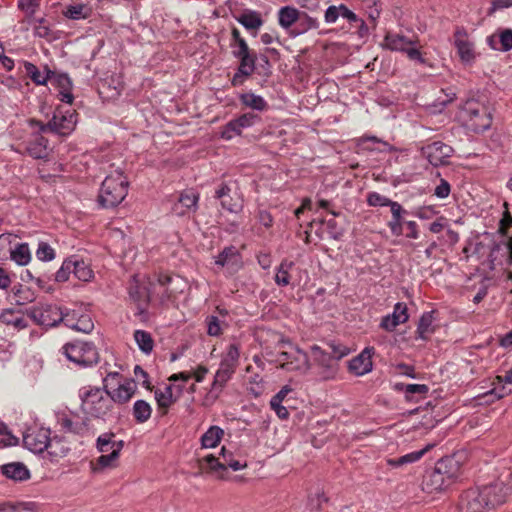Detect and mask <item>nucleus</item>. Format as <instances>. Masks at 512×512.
<instances>
[{
  "label": "nucleus",
  "instance_id": "nucleus-1",
  "mask_svg": "<svg viewBox=\"0 0 512 512\" xmlns=\"http://www.w3.org/2000/svg\"><path fill=\"white\" fill-rule=\"evenodd\" d=\"M457 118L463 126L474 133L486 131L492 124L488 107L476 99L467 100L460 107Z\"/></svg>",
  "mask_w": 512,
  "mask_h": 512
},
{
  "label": "nucleus",
  "instance_id": "nucleus-2",
  "mask_svg": "<svg viewBox=\"0 0 512 512\" xmlns=\"http://www.w3.org/2000/svg\"><path fill=\"white\" fill-rule=\"evenodd\" d=\"M329 347L331 352L323 350L318 345L311 346V368L313 366L316 368L321 380L333 379L338 372V361L348 354L346 348L337 347L334 344H330Z\"/></svg>",
  "mask_w": 512,
  "mask_h": 512
},
{
  "label": "nucleus",
  "instance_id": "nucleus-3",
  "mask_svg": "<svg viewBox=\"0 0 512 512\" xmlns=\"http://www.w3.org/2000/svg\"><path fill=\"white\" fill-rule=\"evenodd\" d=\"M127 193L128 181L121 171L116 170L102 182L98 202L104 208H113L125 199Z\"/></svg>",
  "mask_w": 512,
  "mask_h": 512
},
{
  "label": "nucleus",
  "instance_id": "nucleus-4",
  "mask_svg": "<svg viewBox=\"0 0 512 512\" xmlns=\"http://www.w3.org/2000/svg\"><path fill=\"white\" fill-rule=\"evenodd\" d=\"M279 345L287 346L286 350L280 351L276 362L280 368L287 371H297L306 374L311 369V364L307 353L299 347L285 341L279 342Z\"/></svg>",
  "mask_w": 512,
  "mask_h": 512
},
{
  "label": "nucleus",
  "instance_id": "nucleus-5",
  "mask_svg": "<svg viewBox=\"0 0 512 512\" xmlns=\"http://www.w3.org/2000/svg\"><path fill=\"white\" fill-rule=\"evenodd\" d=\"M81 408L83 412L92 417L105 416L112 408L108 394L100 388H89L81 394Z\"/></svg>",
  "mask_w": 512,
  "mask_h": 512
},
{
  "label": "nucleus",
  "instance_id": "nucleus-6",
  "mask_svg": "<svg viewBox=\"0 0 512 512\" xmlns=\"http://www.w3.org/2000/svg\"><path fill=\"white\" fill-rule=\"evenodd\" d=\"M119 373L111 372L104 379V389L113 402L123 404L129 401L136 391V383L132 380H127L124 383H119Z\"/></svg>",
  "mask_w": 512,
  "mask_h": 512
},
{
  "label": "nucleus",
  "instance_id": "nucleus-7",
  "mask_svg": "<svg viewBox=\"0 0 512 512\" xmlns=\"http://www.w3.org/2000/svg\"><path fill=\"white\" fill-rule=\"evenodd\" d=\"M67 359L80 366H90L98 362L99 355L92 343L73 341L63 347Z\"/></svg>",
  "mask_w": 512,
  "mask_h": 512
},
{
  "label": "nucleus",
  "instance_id": "nucleus-8",
  "mask_svg": "<svg viewBox=\"0 0 512 512\" xmlns=\"http://www.w3.org/2000/svg\"><path fill=\"white\" fill-rule=\"evenodd\" d=\"M26 314L37 325L54 327L63 322L65 312L52 304H37L26 309Z\"/></svg>",
  "mask_w": 512,
  "mask_h": 512
},
{
  "label": "nucleus",
  "instance_id": "nucleus-9",
  "mask_svg": "<svg viewBox=\"0 0 512 512\" xmlns=\"http://www.w3.org/2000/svg\"><path fill=\"white\" fill-rule=\"evenodd\" d=\"M417 40L401 34L388 33L384 38V46L392 51H400L407 54L411 61L424 63V58L417 46Z\"/></svg>",
  "mask_w": 512,
  "mask_h": 512
},
{
  "label": "nucleus",
  "instance_id": "nucleus-10",
  "mask_svg": "<svg viewBox=\"0 0 512 512\" xmlns=\"http://www.w3.org/2000/svg\"><path fill=\"white\" fill-rule=\"evenodd\" d=\"M29 123L32 127H38L42 132L51 131L60 135H68L75 128L76 116L73 113L68 115L55 114L47 124L34 119L30 120Z\"/></svg>",
  "mask_w": 512,
  "mask_h": 512
},
{
  "label": "nucleus",
  "instance_id": "nucleus-11",
  "mask_svg": "<svg viewBox=\"0 0 512 512\" xmlns=\"http://www.w3.org/2000/svg\"><path fill=\"white\" fill-rule=\"evenodd\" d=\"M50 430L42 427H30L23 434L24 446L34 453H42L49 444Z\"/></svg>",
  "mask_w": 512,
  "mask_h": 512
},
{
  "label": "nucleus",
  "instance_id": "nucleus-12",
  "mask_svg": "<svg viewBox=\"0 0 512 512\" xmlns=\"http://www.w3.org/2000/svg\"><path fill=\"white\" fill-rule=\"evenodd\" d=\"M454 46L460 60L465 64H472L476 57L475 43L470 39L464 29H457L454 33Z\"/></svg>",
  "mask_w": 512,
  "mask_h": 512
},
{
  "label": "nucleus",
  "instance_id": "nucleus-13",
  "mask_svg": "<svg viewBox=\"0 0 512 512\" xmlns=\"http://www.w3.org/2000/svg\"><path fill=\"white\" fill-rule=\"evenodd\" d=\"M486 508L489 507L481 488L465 491L459 501L460 512H483Z\"/></svg>",
  "mask_w": 512,
  "mask_h": 512
},
{
  "label": "nucleus",
  "instance_id": "nucleus-14",
  "mask_svg": "<svg viewBox=\"0 0 512 512\" xmlns=\"http://www.w3.org/2000/svg\"><path fill=\"white\" fill-rule=\"evenodd\" d=\"M422 153L433 166L437 167L448 163L453 148L443 142L436 141L423 147Z\"/></svg>",
  "mask_w": 512,
  "mask_h": 512
},
{
  "label": "nucleus",
  "instance_id": "nucleus-15",
  "mask_svg": "<svg viewBox=\"0 0 512 512\" xmlns=\"http://www.w3.org/2000/svg\"><path fill=\"white\" fill-rule=\"evenodd\" d=\"M484 497L487 499L488 507H494L505 502L506 497L510 493V488L503 482H495L491 485L481 488Z\"/></svg>",
  "mask_w": 512,
  "mask_h": 512
},
{
  "label": "nucleus",
  "instance_id": "nucleus-16",
  "mask_svg": "<svg viewBox=\"0 0 512 512\" xmlns=\"http://www.w3.org/2000/svg\"><path fill=\"white\" fill-rule=\"evenodd\" d=\"M259 117L254 113H245L237 119L226 124L222 131V137L231 139L234 134H240L242 129L252 126Z\"/></svg>",
  "mask_w": 512,
  "mask_h": 512
},
{
  "label": "nucleus",
  "instance_id": "nucleus-17",
  "mask_svg": "<svg viewBox=\"0 0 512 512\" xmlns=\"http://www.w3.org/2000/svg\"><path fill=\"white\" fill-rule=\"evenodd\" d=\"M215 263L222 267H226L230 274L237 272L242 266L241 255L238 250L233 247H226L217 256Z\"/></svg>",
  "mask_w": 512,
  "mask_h": 512
},
{
  "label": "nucleus",
  "instance_id": "nucleus-18",
  "mask_svg": "<svg viewBox=\"0 0 512 512\" xmlns=\"http://www.w3.org/2000/svg\"><path fill=\"white\" fill-rule=\"evenodd\" d=\"M408 318L406 304L398 302L394 306L393 313L382 318L380 327L386 331H393L399 324L405 323Z\"/></svg>",
  "mask_w": 512,
  "mask_h": 512
},
{
  "label": "nucleus",
  "instance_id": "nucleus-19",
  "mask_svg": "<svg viewBox=\"0 0 512 512\" xmlns=\"http://www.w3.org/2000/svg\"><path fill=\"white\" fill-rule=\"evenodd\" d=\"M123 448V441L117 442V446L110 453H102V455L91 463V468L94 473H99L106 468H114L117 466V460Z\"/></svg>",
  "mask_w": 512,
  "mask_h": 512
},
{
  "label": "nucleus",
  "instance_id": "nucleus-20",
  "mask_svg": "<svg viewBox=\"0 0 512 512\" xmlns=\"http://www.w3.org/2000/svg\"><path fill=\"white\" fill-rule=\"evenodd\" d=\"M200 473H216L219 479H225V463H222L220 457L212 454L206 455L197 460Z\"/></svg>",
  "mask_w": 512,
  "mask_h": 512
},
{
  "label": "nucleus",
  "instance_id": "nucleus-21",
  "mask_svg": "<svg viewBox=\"0 0 512 512\" xmlns=\"http://www.w3.org/2000/svg\"><path fill=\"white\" fill-rule=\"evenodd\" d=\"M151 293V290L147 286L141 285L136 277L133 278V281L129 286V296L135 303H137L141 312L150 301Z\"/></svg>",
  "mask_w": 512,
  "mask_h": 512
},
{
  "label": "nucleus",
  "instance_id": "nucleus-22",
  "mask_svg": "<svg viewBox=\"0 0 512 512\" xmlns=\"http://www.w3.org/2000/svg\"><path fill=\"white\" fill-rule=\"evenodd\" d=\"M372 367L371 350L368 348L349 361V370L357 376L369 373Z\"/></svg>",
  "mask_w": 512,
  "mask_h": 512
},
{
  "label": "nucleus",
  "instance_id": "nucleus-23",
  "mask_svg": "<svg viewBox=\"0 0 512 512\" xmlns=\"http://www.w3.org/2000/svg\"><path fill=\"white\" fill-rule=\"evenodd\" d=\"M435 469L441 474L447 487L458 477L459 466L457 461L452 458H442L436 465Z\"/></svg>",
  "mask_w": 512,
  "mask_h": 512
},
{
  "label": "nucleus",
  "instance_id": "nucleus-24",
  "mask_svg": "<svg viewBox=\"0 0 512 512\" xmlns=\"http://www.w3.org/2000/svg\"><path fill=\"white\" fill-rule=\"evenodd\" d=\"M230 188L223 184L215 193V197L221 200L222 208L232 213H238L242 209V201L239 196L229 194Z\"/></svg>",
  "mask_w": 512,
  "mask_h": 512
},
{
  "label": "nucleus",
  "instance_id": "nucleus-25",
  "mask_svg": "<svg viewBox=\"0 0 512 512\" xmlns=\"http://www.w3.org/2000/svg\"><path fill=\"white\" fill-rule=\"evenodd\" d=\"M76 312H65L63 322L65 325L71 329L83 332V333H89L92 331L94 324L90 318L89 315H81L77 321L76 319Z\"/></svg>",
  "mask_w": 512,
  "mask_h": 512
},
{
  "label": "nucleus",
  "instance_id": "nucleus-26",
  "mask_svg": "<svg viewBox=\"0 0 512 512\" xmlns=\"http://www.w3.org/2000/svg\"><path fill=\"white\" fill-rule=\"evenodd\" d=\"M487 43L493 50L509 51L512 49V30L504 29L487 37Z\"/></svg>",
  "mask_w": 512,
  "mask_h": 512
},
{
  "label": "nucleus",
  "instance_id": "nucleus-27",
  "mask_svg": "<svg viewBox=\"0 0 512 512\" xmlns=\"http://www.w3.org/2000/svg\"><path fill=\"white\" fill-rule=\"evenodd\" d=\"M199 200L198 193L193 190H185L181 193L178 203L174 205V211L178 215H184L187 211L197 209V204Z\"/></svg>",
  "mask_w": 512,
  "mask_h": 512
},
{
  "label": "nucleus",
  "instance_id": "nucleus-28",
  "mask_svg": "<svg viewBox=\"0 0 512 512\" xmlns=\"http://www.w3.org/2000/svg\"><path fill=\"white\" fill-rule=\"evenodd\" d=\"M26 151L35 159H45L48 157V140L40 134H36L28 142Z\"/></svg>",
  "mask_w": 512,
  "mask_h": 512
},
{
  "label": "nucleus",
  "instance_id": "nucleus-29",
  "mask_svg": "<svg viewBox=\"0 0 512 512\" xmlns=\"http://www.w3.org/2000/svg\"><path fill=\"white\" fill-rule=\"evenodd\" d=\"M34 298V292L22 284L14 285L8 294V299L16 305H25L32 302Z\"/></svg>",
  "mask_w": 512,
  "mask_h": 512
},
{
  "label": "nucleus",
  "instance_id": "nucleus-30",
  "mask_svg": "<svg viewBox=\"0 0 512 512\" xmlns=\"http://www.w3.org/2000/svg\"><path fill=\"white\" fill-rule=\"evenodd\" d=\"M445 484L441 474L435 469V467L428 471L422 481V489L427 493H433L445 489Z\"/></svg>",
  "mask_w": 512,
  "mask_h": 512
},
{
  "label": "nucleus",
  "instance_id": "nucleus-31",
  "mask_svg": "<svg viewBox=\"0 0 512 512\" xmlns=\"http://www.w3.org/2000/svg\"><path fill=\"white\" fill-rule=\"evenodd\" d=\"M46 451L51 461H58L66 456L69 451V446L61 437L54 436L52 438L50 437Z\"/></svg>",
  "mask_w": 512,
  "mask_h": 512
},
{
  "label": "nucleus",
  "instance_id": "nucleus-32",
  "mask_svg": "<svg viewBox=\"0 0 512 512\" xmlns=\"http://www.w3.org/2000/svg\"><path fill=\"white\" fill-rule=\"evenodd\" d=\"M2 473L13 480L22 481L30 477L27 467L20 462L8 463L2 466Z\"/></svg>",
  "mask_w": 512,
  "mask_h": 512
},
{
  "label": "nucleus",
  "instance_id": "nucleus-33",
  "mask_svg": "<svg viewBox=\"0 0 512 512\" xmlns=\"http://www.w3.org/2000/svg\"><path fill=\"white\" fill-rule=\"evenodd\" d=\"M433 445L428 444L426 447H424L421 450L414 451L411 453H408L406 455H403L397 459H388L387 464L391 467H400L407 464H411L414 462L419 461L431 448Z\"/></svg>",
  "mask_w": 512,
  "mask_h": 512
},
{
  "label": "nucleus",
  "instance_id": "nucleus-34",
  "mask_svg": "<svg viewBox=\"0 0 512 512\" xmlns=\"http://www.w3.org/2000/svg\"><path fill=\"white\" fill-rule=\"evenodd\" d=\"M224 436V430L219 426H210L202 435L200 441L202 448H215Z\"/></svg>",
  "mask_w": 512,
  "mask_h": 512
},
{
  "label": "nucleus",
  "instance_id": "nucleus-35",
  "mask_svg": "<svg viewBox=\"0 0 512 512\" xmlns=\"http://www.w3.org/2000/svg\"><path fill=\"white\" fill-rule=\"evenodd\" d=\"M64 16L72 20L87 19L92 14V9L86 4L75 3L68 5L63 12Z\"/></svg>",
  "mask_w": 512,
  "mask_h": 512
},
{
  "label": "nucleus",
  "instance_id": "nucleus-36",
  "mask_svg": "<svg viewBox=\"0 0 512 512\" xmlns=\"http://www.w3.org/2000/svg\"><path fill=\"white\" fill-rule=\"evenodd\" d=\"M155 399L160 408L167 409L178 399V395L174 392L173 385H167L163 390L155 391Z\"/></svg>",
  "mask_w": 512,
  "mask_h": 512
},
{
  "label": "nucleus",
  "instance_id": "nucleus-37",
  "mask_svg": "<svg viewBox=\"0 0 512 512\" xmlns=\"http://www.w3.org/2000/svg\"><path fill=\"white\" fill-rule=\"evenodd\" d=\"M24 73L27 75L36 85H45L47 81L54 76V73L47 71L46 74L40 72V70L30 62H24Z\"/></svg>",
  "mask_w": 512,
  "mask_h": 512
},
{
  "label": "nucleus",
  "instance_id": "nucleus-38",
  "mask_svg": "<svg viewBox=\"0 0 512 512\" xmlns=\"http://www.w3.org/2000/svg\"><path fill=\"white\" fill-rule=\"evenodd\" d=\"M0 319L4 324L11 326L18 331L23 330L28 326L27 320L22 315L11 310L3 312Z\"/></svg>",
  "mask_w": 512,
  "mask_h": 512
},
{
  "label": "nucleus",
  "instance_id": "nucleus-39",
  "mask_svg": "<svg viewBox=\"0 0 512 512\" xmlns=\"http://www.w3.org/2000/svg\"><path fill=\"white\" fill-rule=\"evenodd\" d=\"M504 257H506L505 242L494 243L487 258L489 269L494 270L498 265H501Z\"/></svg>",
  "mask_w": 512,
  "mask_h": 512
},
{
  "label": "nucleus",
  "instance_id": "nucleus-40",
  "mask_svg": "<svg viewBox=\"0 0 512 512\" xmlns=\"http://www.w3.org/2000/svg\"><path fill=\"white\" fill-rule=\"evenodd\" d=\"M299 18V11L291 6L282 7L278 12V21L280 26L287 29L291 27Z\"/></svg>",
  "mask_w": 512,
  "mask_h": 512
},
{
  "label": "nucleus",
  "instance_id": "nucleus-41",
  "mask_svg": "<svg viewBox=\"0 0 512 512\" xmlns=\"http://www.w3.org/2000/svg\"><path fill=\"white\" fill-rule=\"evenodd\" d=\"M237 20L248 30H257L263 24L260 14L256 11L244 12L237 18Z\"/></svg>",
  "mask_w": 512,
  "mask_h": 512
},
{
  "label": "nucleus",
  "instance_id": "nucleus-42",
  "mask_svg": "<svg viewBox=\"0 0 512 512\" xmlns=\"http://www.w3.org/2000/svg\"><path fill=\"white\" fill-rule=\"evenodd\" d=\"M9 255L11 259L19 265H26L31 259L30 251L26 243H15Z\"/></svg>",
  "mask_w": 512,
  "mask_h": 512
},
{
  "label": "nucleus",
  "instance_id": "nucleus-43",
  "mask_svg": "<svg viewBox=\"0 0 512 512\" xmlns=\"http://www.w3.org/2000/svg\"><path fill=\"white\" fill-rule=\"evenodd\" d=\"M152 413L151 406L144 400H137L133 405V416L138 423L146 422Z\"/></svg>",
  "mask_w": 512,
  "mask_h": 512
},
{
  "label": "nucleus",
  "instance_id": "nucleus-44",
  "mask_svg": "<svg viewBox=\"0 0 512 512\" xmlns=\"http://www.w3.org/2000/svg\"><path fill=\"white\" fill-rule=\"evenodd\" d=\"M433 312H425L418 323L417 334L421 339H426L429 334H431L433 329Z\"/></svg>",
  "mask_w": 512,
  "mask_h": 512
},
{
  "label": "nucleus",
  "instance_id": "nucleus-45",
  "mask_svg": "<svg viewBox=\"0 0 512 512\" xmlns=\"http://www.w3.org/2000/svg\"><path fill=\"white\" fill-rule=\"evenodd\" d=\"M240 100L242 104L254 110L263 111L267 107L266 101L254 93H244L240 96Z\"/></svg>",
  "mask_w": 512,
  "mask_h": 512
},
{
  "label": "nucleus",
  "instance_id": "nucleus-46",
  "mask_svg": "<svg viewBox=\"0 0 512 512\" xmlns=\"http://www.w3.org/2000/svg\"><path fill=\"white\" fill-rule=\"evenodd\" d=\"M294 266L292 261L284 260L281 262L275 275V282L279 286H287L290 283L289 271Z\"/></svg>",
  "mask_w": 512,
  "mask_h": 512
},
{
  "label": "nucleus",
  "instance_id": "nucleus-47",
  "mask_svg": "<svg viewBox=\"0 0 512 512\" xmlns=\"http://www.w3.org/2000/svg\"><path fill=\"white\" fill-rule=\"evenodd\" d=\"M135 341L139 347V349L148 354L153 349V339L148 332L143 330H136L134 333Z\"/></svg>",
  "mask_w": 512,
  "mask_h": 512
},
{
  "label": "nucleus",
  "instance_id": "nucleus-48",
  "mask_svg": "<svg viewBox=\"0 0 512 512\" xmlns=\"http://www.w3.org/2000/svg\"><path fill=\"white\" fill-rule=\"evenodd\" d=\"M239 349L235 344L229 345L225 355L223 356L221 360V365L226 366L228 368H231L235 370L238 359H239Z\"/></svg>",
  "mask_w": 512,
  "mask_h": 512
},
{
  "label": "nucleus",
  "instance_id": "nucleus-49",
  "mask_svg": "<svg viewBox=\"0 0 512 512\" xmlns=\"http://www.w3.org/2000/svg\"><path fill=\"white\" fill-rule=\"evenodd\" d=\"M73 273L81 281H89L92 276V270L82 260H73Z\"/></svg>",
  "mask_w": 512,
  "mask_h": 512
},
{
  "label": "nucleus",
  "instance_id": "nucleus-50",
  "mask_svg": "<svg viewBox=\"0 0 512 512\" xmlns=\"http://www.w3.org/2000/svg\"><path fill=\"white\" fill-rule=\"evenodd\" d=\"M114 434L105 433L98 437L97 448L101 453H110L117 446V442L113 440Z\"/></svg>",
  "mask_w": 512,
  "mask_h": 512
},
{
  "label": "nucleus",
  "instance_id": "nucleus-51",
  "mask_svg": "<svg viewBox=\"0 0 512 512\" xmlns=\"http://www.w3.org/2000/svg\"><path fill=\"white\" fill-rule=\"evenodd\" d=\"M237 58L240 59V65L238 67L239 72L242 75H251L255 69L256 56L251 53H247Z\"/></svg>",
  "mask_w": 512,
  "mask_h": 512
},
{
  "label": "nucleus",
  "instance_id": "nucleus-52",
  "mask_svg": "<svg viewBox=\"0 0 512 512\" xmlns=\"http://www.w3.org/2000/svg\"><path fill=\"white\" fill-rule=\"evenodd\" d=\"M456 99V92L452 88L442 89L434 100L435 108H444Z\"/></svg>",
  "mask_w": 512,
  "mask_h": 512
},
{
  "label": "nucleus",
  "instance_id": "nucleus-53",
  "mask_svg": "<svg viewBox=\"0 0 512 512\" xmlns=\"http://www.w3.org/2000/svg\"><path fill=\"white\" fill-rule=\"evenodd\" d=\"M234 371L235 370L220 364V367L214 376L213 384H216L217 386H220L224 389L226 383L229 381Z\"/></svg>",
  "mask_w": 512,
  "mask_h": 512
},
{
  "label": "nucleus",
  "instance_id": "nucleus-54",
  "mask_svg": "<svg viewBox=\"0 0 512 512\" xmlns=\"http://www.w3.org/2000/svg\"><path fill=\"white\" fill-rule=\"evenodd\" d=\"M207 334L209 336H219L222 334L223 322L215 315H209L206 318Z\"/></svg>",
  "mask_w": 512,
  "mask_h": 512
},
{
  "label": "nucleus",
  "instance_id": "nucleus-55",
  "mask_svg": "<svg viewBox=\"0 0 512 512\" xmlns=\"http://www.w3.org/2000/svg\"><path fill=\"white\" fill-rule=\"evenodd\" d=\"M222 391V387L212 383L209 391L205 394V396L202 399V405L204 407H211L212 405H214L216 401L219 399Z\"/></svg>",
  "mask_w": 512,
  "mask_h": 512
},
{
  "label": "nucleus",
  "instance_id": "nucleus-56",
  "mask_svg": "<svg viewBox=\"0 0 512 512\" xmlns=\"http://www.w3.org/2000/svg\"><path fill=\"white\" fill-rule=\"evenodd\" d=\"M16 236L10 233L0 235V258H6L14 247Z\"/></svg>",
  "mask_w": 512,
  "mask_h": 512
},
{
  "label": "nucleus",
  "instance_id": "nucleus-57",
  "mask_svg": "<svg viewBox=\"0 0 512 512\" xmlns=\"http://www.w3.org/2000/svg\"><path fill=\"white\" fill-rule=\"evenodd\" d=\"M73 259L69 258L65 260L60 267V269L56 272L55 280L57 282H65L69 279L70 273L73 272Z\"/></svg>",
  "mask_w": 512,
  "mask_h": 512
},
{
  "label": "nucleus",
  "instance_id": "nucleus-58",
  "mask_svg": "<svg viewBox=\"0 0 512 512\" xmlns=\"http://www.w3.org/2000/svg\"><path fill=\"white\" fill-rule=\"evenodd\" d=\"M328 498L325 497L323 492H317L314 495H310L308 498V508L311 511H318L322 508V504L326 503Z\"/></svg>",
  "mask_w": 512,
  "mask_h": 512
},
{
  "label": "nucleus",
  "instance_id": "nucleus-59",
  "mask_svg": "<svg viewBox=\"0 0 512 512\" xmlns=\"http://www.w3.org/2000/svg\"><path fill=\"white\" fill-rule=\"evenodd\" d=\"M38 259L42 261H50L54 258V250L47 243H40L36 251Z\"/></svg>",
  "mask_w": 512,
  "mask_h": 512
},
{
  "label": "nucleus",
  "instance_id": "nucleus-60",
  "mask_svg": "<svg viewBox=\"0 0 512 512\" xmlns=\"http://www.w3.org/2000/svg\"><path fill=\"white\" fill-rule=\"evenodd\" d=\"M18 7L25 12L28 17H31L39 7V0H19Z\"/></svg>",
  "mask_w": 512,
  "mask_h": 512
},
{
  "label": "nucleus",
  "instance_id": "nucleus-61",
  "mask_svg": "<svg viewBox=\"0 0 512 512\" xmlns=\"http://www.w3.org/2000/svg\"><path fill=\"white\" fill-rule=\"evenodd\" d=\"M392 200L380 195L379 193H370L367 197V202L370 206H389Z\"/></svg>",
  "mask_w": 512,
  "mask_h": 512
},
{
  "label": "nucleus",
  "instance_id": "nucleus-62",
  "mask_svg": "<svg viewBox=\"0 0 512 512\" xmlns=\"http://www.w3.org/2000/svg\"><path fill=\"white\" fill-rule=\"evenodd\" d=\"M58 423L61 426V428L66 432L79 433V431L81 429V426L79 424H75L67 416H63V417L59 418Z\"/></svg>",
  "mask_w": 512,
  "mask_h": 512
},
{
  "label": "nucleus",
  "instance_id": "nucleus-63",
  "mask_svg": "<svg viewBox=\"0 0 512 512\" xmlns=\"http://www.w3.org/2000/svg\"><path fill=\"white\" fill-rule=\"evenodd\" d=\"M450 191V184L446 180L441 179L440 183L436 186L434 190V195L437 196L438 198H446L449 196Z\"/></svg>",
  "mask_w": 512,
  "mask_h": 512
},
{
  "label": "nucleus",
  "instance_id": "nucleus-64",
  "mask_svg": "<svg viewBox=\"0 0 512 512\" xmlns=\"http://www.w3.org/2000/svg\"><path fill=\"white\" fill-rule=\"evenodd\" d=\"M270 406L280 419H287L289 417V412L287 408L282 405L281 401L270 400Z\"/></svg>",
  "mask_w": 512,
  "mask_h": 512
}]
</instances>
